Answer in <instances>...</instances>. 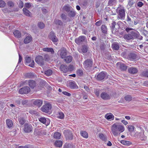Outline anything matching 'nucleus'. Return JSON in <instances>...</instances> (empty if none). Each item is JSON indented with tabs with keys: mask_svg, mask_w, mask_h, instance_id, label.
Masks as SVG:
<instances>
[{
	"mask_svg": "<svg viewBox=\"0 0 148 148\" xmlns=\"http://www.w3.org/2000/svg\"><path fill=\"white\" fill-rule=\"evenodd\" d=\"M116 10L118 13V18L121 19H124L125 16V11L124 7L121 5H119Z\"/></svg>",
	"mask_w": 148,
	"mask_h": 148,
	"instance_id": "1",
	"label": "nucleus"
},
{
	"mask_svg": "<svg viewBox=\"0 0 148 148\" xmlns=\"http://www.w3.org/2000/svg\"><path fill=\"white\" fill-rule=\"evenodd\" d=\"M52 108V105L49 103H46L41 108V110L43 112L48 113L50 112Z\"/></svg>",
	"mask_w": 148,
	"mask_h": 148,
	"instance_id": "2",
	"label": "nucleus"
},
{
	"mask_svg": "<svg viewBox=\"0 0 148 148\" xmlns=\"http://www.w3.org/2000/svg\"><path fill=\"white\" fill-rule=\"evenodd\" d=\"M63 133L66 140H70L73 139V136L72 133L70 130H65Z\"/></svg>",
	"mask_w": 148,
	"mask_h": 148,
	"instance_id": "3",
	"label": "nucleus"
},
{
	"mask_svg": "<svg viewBox=\"0 0 148 148\" xmlns=\"http://www.w3.org/2000/svg\"><path fill=\"white\" fill-rule=\"evenodd\" d=\"M26 64L32 68L34 66V62L33 60H32L30 57H26L25 58Z\"/></svg>",
	"mask_w": 148,
	"mask_h": 148,
	"instance_id": "4",
	"label": "nucleus"
},
{
	"mask_svg": "<svg viewBox=\"0 0 148 148\" xmlns=\"http://www.w3.org/2000/svg\"><path fill=\"white\" fill-rule=\"evenodd\" d=\"M36 62L41 66L44 64V60L43 57L40 56H36L35 59Z\"/></svg>",
	"mask_w": 148,
	"mask_h": 148,
	"instance_id": "5",
	"label": "nucleus"
},
{
	"mask_svg": "<svg viewBox=\"0 0 148 148\" xmlns=\"http://www.w3.org/2000/svg\"><path fill=\"white\" fill-rule=\"evenodd\" d=\"M33 127L32 125L28 123H25L24 125L23 130L25 133H29L32 131Z\"/></svg>",
	"mask_w": 148,
	"mask_h": 148,
	"instance_id": "6",
	"label": "nucleus"
},
{
	"mask_svg": "<svg viewBox=\"0 0 148 148\" xmlns=\"http://www.w3.org/2000/svg\"><path fill=\"white\" fill-rule=\"evenodd\" d=\"M115 125H116V123H114L112 125L111 127V130L114 136H116L119 135V133L117 127H114Z\"/></svg>",
	"mask_w": 148,
	"mask_h": 148,
	"instance_id": "7",
	"label": "nucleus"
},
{
	"mask_svg": "<svg viewBox=\"0 0 148 148\" xmlns=\"http://www.w3.org/2000/svg\"><path fill=\"white\" fill-rule=\"evenodd\" d=\"M131 33L133 36L134 39V38H136L140 40H142L143 37L140 35L139 32L136 30L132 31L131 32Z\"/></svg>",
	"mask_w": 148,
	"mask_h": 148,
	"instance_id": "8",
	"label": "nucleus"
},
{
	"mask_svg": "<svg viewBox=\"0 0 148 148\" xmlns=\"http://www.w3.org/2000/svg\"><path fill=\"white\" fill-rule=\"evenodd\" d=\"M49 37L53 42H56L58 40L55 34L53 32H50L49 35Z\"/></svg>",
	"mask_w": 148,
	"mask_h": 148,
	"instance_id": "9",
	"label": "nucleus"
},
{
	"mask_svg": "<svg viewBox=\"0 0 148 148\" xmlns=\"http://www.w3.org/2000/svg\"><path fill=\"white\" fill-rule=\"evenodd\" d=\"M83 64L84 67L85 68L90 67L92 64V60L91 59H88L84 61Z\"/></svg>",
	"mask_w": 148,
	"mask_h": 148,
	"instance_id": "10",
	"label": "nucleus"
},
{
	"mask_svg": "<svg viewBox=\"0 0 148 148\" xmlns=\"http://www.w3.org/2000/svg\"><path fill=\"white\" fill-rule=\"evenodd\" d=\"M30 91V88L28 86H25L21 88L19 90L20 94H27Z\"/></svg>",
	"mask_w": 148,
	"mask_h": 148,
	"instance_id": "11",
	"label": "nucleus"
},
{
	"mask_svg": "<svg viewBox=\"0 0 148 148\" xmlns=\"http://www.w3.org/2000/svg\"><path fill=\"white\" fill-rule=\"evenodd\" d=\"M85 38V37L84 36H80L75 39V42L77 44L80 45L84 41Z\"/></svg>",
	"mask_w": 148,
	"mask_h": 148,
	"instance_id": "12",
	"label": "nucleus"
},
{
	"mask_svg": "<svg viewBox=\"0 0 148 148\" xmlns=\"http://www.w3.org/2000/svg\"><path fill=\"white\" fill-rule=\"evenodd\" d=\"M116 123V125L115 126V127H117L119 133L120 135L121 133L125 131V128L123 126L118 123Z\"/></svg>",
	"mask_w": 148,
	"mask_h": 148,
	"instance_id": "13",
	"label": "nucleus"
},
{
	"mask_svg": "<svg viewBox=\"0 0 148 148\" xmlns=\"http://www.w3.org/2000/svg\"><path fill=\"white\" fill-rule=\"evenodd\" d=\"M39 121L41 123L45 124L47 126L50 123V121L48 119L47 120L44 117H42L38 119Z\"/></svg>",
	"mask_w": 148,
	"mask_h": 148,
	"instance_id": "14",
	"label": "nucleus"
},
{
	"mask_svg": "<svg viewBox=\"0 0 148 148\" xmlns=\"http://www.w3.org/2000/svg\"><path fill=\"white\" fill-rule=\"evenodd\" d=\"M106 73L103 72H101L99 74L97 77L98 80H101L104 79L106 76Z\"/></svg>",
	"mask_w": 148,
	"mask_h": 148,
	"instance_id": "15",
	"label": "nucleus"
},
{
	"mask_svg": "<svg viewBox=\"0 0 148 148\" xmlns=\"http://www.w3.org/2000/svg\"><path fill=\"white\" fill-rule=\"evenodd\" d=\"M69 86L71 89H76L78 88V87L74 81L70 82L68 84Z\"/></svg>",
	"mask_w": 148,
	"mask_h": 148,
	"instance_id": "16",
	"label": "nucleus"
},
{
	"mask_svg": "<svg viewBox=\"0 0 148 148\" xmlns=\"http://www.w3.org/2000/svg\"><path fill=\"white\" fill-rule=\"evenodd\" d=\"M59 51H60V56L62 58H64L66 56L67 51L64 48H63L60 49Z\"/></svg>",
	"mask_w": 148,
	"mask_h": 148,
	"instance_id": "17",
	"label": "nucleus"
},
{
	"mask_svg": "<svg viewBox=\"0 0 148 148\" xmlns=\"http://www.w3.org/2000/svg\"><path fill=\"white\" fill-rule=\"evenodd\" d=\"M101 97L104 100H108L110 99V95L106 92H103L101 94Z\"/></svg>",
	"mask_w": 148,
	"mask_h": 148,
	"instance_id": "18",
	"label": "nucleus"
},
{
	"mask_svg": "<svg viewBox=\"0 0 148 148\" xmlns=\"http://www.w3.org/2000/svg\"><path fill=\"white\" fill-rule=\"evenodd\" d=\"M32 38L30 35H28L24 40V42L27 44L29 43L32 40Z\"/></svg>",
	"mask_w": 148,
	"mask_h": 148,
	"instance_id": "19",
	"label": "nucleus"
},
{
	"mask_svg": "<svg viewBox=\"0 0 148 148\" xmlns=\"http://www.w3.org/2000/svg\"><path fill=\"white\" fill-rule=\"evenodd\" d=\"M124 38L125 39L127 40L134 39L133 36L131 33V32L130 34H128L125 35L124 36Z\"/></svg>",
	"mask_w": 148,
	"mask_h": 148,
	"instance_id": "20",
	"label": "nucleus"
},
{
	"mask_svg": "<svg viewBox=\"0 0 148 148\" xmlns=\"http://www.w3.org/2000/svg\"><path fill=\"white\" fill-rule=\"evenodd\" d=\"M128 71L129 73L132 74H136L138 72L137 69L136 68L133 67H131L129 68Z\"/></svg>",
	"mask_w": 148,
	"mask_h": 148,
	"instance_id": "21",
	"label": "nucleus"
},
{
	"mask_svg": "<svg viewBox=\"0 0 148 148\" xmlns=\"http://www.w3.org/2000/svg\"><path fill=\"white\" fill-rule=\"evenodd\" d=\"M42 101L41 100L36 99L34 102V104L39 107L41 106L42 104Z\"/></svg>",
	"mask_w": 148,
	"mask_h": 148,
	"instance_id": "22",
	"label": "nucleus"
},
{
	"mask_svg": "<svg viewBox=\"0 0 148 148\" xmlns=\"http://www.w3.org/2000/svg\"><path fill=\"white\" fill-rule=\"evenodd\" d=\"M105 118L108 120H113L114 118V116L111 113H109L106 114L105 116Z\"/></svg>",
	"mask_w": 148,
	"mask_h": 148,
	"instance_id": "23",
	"label": "nucleus"
},
{
	"mask_svg": "<svg viewBox=\"0 0 148 148\" xmlns=\"http://www.w3.org/2000/svg\"><path fill=\"white\" fill-rule=\"evenodd\" d=\"M116 64L117 65H119L120 69L122 71H125L127 69V66L124 63L121 62H118Z\"/></svg>",
	"mask_w": 148,
	"mask_h": 148,
	"instance_id": "24",
	"label": "nucleus"
},
{
	"mask_svg": "<svg viewBox=\"0 0 148 148\" xmlns=\"http://www.w3.org/2000/svg\"><path fill=\"white\" fill-rule=\"evenodd\" d=\"M78 51L81 53H85L87 52L88 51V47L85 45H84L82 46L81 49H78Z\"/></svg>",
	"mask_w": 148,
	"mask_h": 148,
	"instance_id": "25",
	"label": "nucleus"
},
{
	"mask_svg": "<svg viewBox=\"0 0 148 148\" xmlns=\"http://www.w3.org/2000/svg\"><path fill=\"white\" fill-rule=\"evenodd\" d=\"M42 50L44 51L50 52L52 54H53L55 51L53 49L51 48L45 47L42 48Z\"/></svg>",
	"mask_w": 148,
	"mask_h": 148,
	"instance_id": "26",
	"label": "nucleus"
},
{
	"mask_svg": "<svg viewBox=\"0 0 148 148\" xmlns=\"http://www.w3.org/2000/svg\"><path fill=\"white\" fill-rule=\"evenodd\" d=\"M64 60L66 63H69L71 62L72 60L73 57L71 56H66L64 58Z\"/></svg>",
	"mask_w": 148,
	"mask_h": 148,
	"instance_id": "27",
	"label": "nucleus"
},
{
	"mask_svg": "<svg viewBox=\"0 0 148 148\" xmlns=\"http://www.w3.org/2000/svg\"><path fill=\"white\" fill-rule=\"evenodd\" d=\"M29 86L31 88L33 89L36 86V83L33 80H30L28 81Z\"/></svg>",
	"mask_w": 148,
	"mask_h": 148,
	"instance_id": "28",
	"label": "nucleus"
},
{
	"mask_svg": "<svg viewBox=\"0 0 148 148\" xmlns=\"http://www.w3.org/2000/svg\"><path fill=\"white\" fill-rule=\"evenodd\" d=\"M112 47L115 50H118L119 48V45L118 42H115L112 44Z\"/></svg>",
	"mask_w": 148,
	"mask_h": 148,
	"instance_id": "29",
	"label": "nucleus"
},
{
	"mask_svg": "<svg viewBox=\"0 0 148 148\" xmlns=\"http://www.w3.org/2000/svg\"><path fill=\"white\" fill-rule=\"evenodd\" d=\"M14 36L18 38H20L21 37V34L20 31L18 30H15L13 32Z\"/></svg>",
	"mask_w": 148,
	"mask_h": 148,
	"instance_id": "30",
	"label": "nucleus"
},
{
	"mask_svg": "<svg viewBox=\"0 0 148 148\" xmlns=\"http://www.w3.org/2000/svg\"><path fill=\"white\" fill-rule=\"evenodd\" d=\"M60 69L61 71L64 73L67 72V66L63 64H61L60 66Z\"/></svg>",
	"mask_w": 148,
	"mask_h": 148,
	"instance_id": "31",
	"label": "nucleus"
},
{
	"mask_svg": "<svg viewBox=\"0 0 148 148\" xmlns=\"http://www.w3.org/2000/svg\"><path fill=\"white\" fill-rule=\"evenodd\" d=\"M62 142L60 140H57L55 143V145L56 146L60 147L62 146Z\"/></svg>",
	"mask_w": 148,
	"mask_h": 148,
	"instance_id": "32",
	"label": "nucleus"
},
{
	"mask_svg": "<svg viewBox=\"0 0 148 148\" xmlns=\"http://www.w3.org/2000/svg\"><path fill=\"white\" fill-rule=\"evenodd\" d=\"M6 124L8 128L12 127L13 125L12 121L10 119L6 120Z\"/></svg>",
	"mask_w": 148,
	"mask_h": 148,
	"instance_id": "33",
	"label": "nucleus"
},
{
	"mask_svg": "<svg viewBox=\"0 0 148 148\" xmlns=\"http://www.w3.org/2000/svg\"><path fill=\"white\" fill-rule=\"evenodd\" d=\"M81 136L83 137L87 138L88 137V134L87 132L85 131H81L80 132Z\"/></svg>",
	"mask_w": 148,
	"mask_h": 148,
	"instance_id": "34",
	"label": "nucleus"
},
{
	"mask_svg": "<svg viewBox=\"0 0 148 148\" xmlns=\"http://www.w3.org/2000/svg\"><path fill=\"white\" fill-rule=\"evenodd\" d=\"M61 134L59 132L55 133L53 135L54 138L56 139H59L60 138Z\"/></svg>",
	"mask_w": 148,
	"mask_h": 148,
	"instance_id": "35",
	"label": "nucleus"
},
{
	"mask_svg": "<svg viewBox=\"0 0 148 148\" xmlns=\"http://www.w3.org/2000/svg\"><path fill=\"white\" fill-rule=\"evenodd\" d=\"M23 11L24 14L26 16H29L31 12L27 9L25 8H23Z\"/></svg>",
	"mask_w": 148,
	"mask_h": 148,
	"instance_id": "36",
	"label": "nucleus"
},
{
	"mask_svg": "<svg viewBox=\"0 0 148 148\" xmlns=\"http://www.w3.org/2000/svg\"><path fill=\"white\" fill-rule=\"evenodd\" d=\"M75 14L76 13L75 11L73 10L69 11L68 15L70 17H73L75 16Z\"/></svg>",
	"mask_w": 148,
	"mask_h": 148,
	"instance_id": "37",
	"label": "nucleus"
},
{
	"mask_svg": "<svg viewBox=\"0 0 148 148\" xmlns=\"http://www.w3.org/2000/svg\"><path fill=\"white\" fill-rule=\"evenodd\" d=\"M126 21L129 24L130 26H132L133 24V22L131 20V19L130 16L127 15V17Z\"/></svg>",
	"mask_w": 148,
	"mask_h": 148,
	"instance_id": "38",
	"label": "nucleus"
},
{
	"mask_svg": "<svg viewBox=\"0 0 148 148\" xmlns=\"http://www.w3.org/2000/svg\"><path fill=\"white\" fill-rule=\"evenodd\" d=\"M99 138L102 140L106 141L107 140V138L106 136L103 134H99Z\"/></svg>",
	"mask_w": 148,
	"mask_h": 148,
	"instance_id": "39",
	"label": "nucleus"
},
{
	"mask_svg": "<svg viewBox=\"0 0 148 148\" xmlns=\"http://www.w3.org/2000/svg\"><path fill=\"white\" fill-rule=\"evenodd\" d=\"M121 143L125 145H128L132 144V143L129 141L122 140L121 141Z\"/></svg>",
	"mask_w": 148,
	"mask_h": 148,
	"instance_id": "40",
	"label": "nucleus"
},
{
	"mask_svg": "<svg viewBox=\"0 0 148 148\" xmlns=\"http://www.w3.org/2000/svg\"><path fill=\"white\" fill-rule=\"evenodd\" d=\"M54 23L57 25H62V22L59 20H55L54 21Z\"/></svg>",
	"mask_w": 148,
	"mask_h": 148,
	"instance_id": "41",
	"label": "nucleus"
},
{
	"mask_svg": "<svg viewBox=\"0 0 148 148\" xmlns=\"http://www.w3.org/2000/svg\"><path fill=\"white\" fill-rule=\"evenodd\" d=\"M141 76L144 77H148V70L144 71L141 73Z\"/></svg>",
	"mask_w": 148,
	"mask_h": 148,
	"instance_id": "42",
	"label": "nucleus"
},
{
	"mask_svg": "<svg viewBox=\"0 0 148 148\" xmlns=\"http://www.w3.org/2000/svg\"><path fill=\"white\" fill-rule=\"evenodd\" d=\"M101 29L103 33H106L107 32L106 26L104 25H102L101 27Z\"/></svg>",
	"mask_w": 148,
	"mask_h": 148,
	"instance_id": "43",
	"label": "nucleus"
},
{
	"mask_svg": "<svg viewBox=\"0 0 148 148\" xmlns=\"http://www.w3.org/2000/svg\"><path fill=\"white\" fill-rule=\"evenodd\" d=\"M52 73V70L49 69L45 71V74L47 76H49L51 75Z\"/></svg>",
	"mask_w": 148,
	"mask_h": 148,
	"instance_id": "44",
	"label": "nucleus"
},
{
	"mask_svg": "<svg viewBox=\"0 0 148 148\" xmlns=\"http://www.w3.org/2000/svg\"><path fill=\"white\" fill-rule=\"evenodd\" d=\"M67 72L71 71L74 70V67L72 65L70 64L68 66H67Z\"/></svg>",
	"mask_w": 148,
	"mask_h": 148,
	"instance_id": "45",
	"label": "nucleus"
},
{
	"mask_svg": "<svg viewBox=\"0 0 148 148\" xmlns=\"http://www.w3.org/2000/svg\"><path fill=\"white\" fill-rule=\"evenodd\" d=\"M134 127L132 125H130L128 126L127 129L130 132H132L134 131Z\"/></svg>",
	"mask_w": 148,
	"mask_h": 148,
	"instance_id": "46",
	"label": "nucleus"
},
{
	"mask_svg": "<svg viewBox=\"0 0 148 148\" xmlns=\"http://www.w3.org/2000/svg\"><path fill=\"white\" fill-rule=\"evenodd\" d=\"M18 120L20 123L23 125L25 122V120L23 118L20 117L18 119Z\"/></svg>",
	"mask_w": 148,
	"mask_h": 148,
	"instance_id": "47",
	"label": "nucleus"
},
{
	"mask_svg": "<svg viewBox=\"0 0 148 148\" xmlns=\"http://www.w3.org/2000/svg\"><path fill=\"white\" fill-rule=\"evenodd\" d=\"M63 9L67 12H69L70 9L69 5H68L64 6Z\"/></svg>",
	"mask_w": 148,
	"mask_h": 148,
	"instance_id": "48",
	"label": "nucleus"
},
{
	"mask_svg": "<svg viewBox=\"0 0 148 148\" xmlns=\"http://www.w3.org/2000/svg\"><path fill=\"white\" fill-rule=\"evenodd\" d=\"M64 114L62 112H59L58 113V117L61 119L64 118Z\"/></svg>",
	"mask_w": 148,
	"mask_h": 148,
	"instance_id": "49",
	"label": "nucleus"
},
{
	"mask_svg": "<svg viewBox=\"0 0 148 148\" xmlns=\"http://www.w3.org/2000/svg\"><path fill=\"white\" fill-rule=\"evenodd\" d=\"M34 76V74L32 73H30L26 74L25 76L27 78H32Z\"/></svg>",
	"mask_w": 148,
	"mask_h": 148,
	"instance_id": "50",
	"label": "nucleus"
},
{
	"mask_svg": "<svg viewBox=\"0 0 148 148\" xmlns=\"http://www.w3.org/2000/svg\"><path fill=\"white\" fill-rule=\"evenodd\" d=\"M38 27L41 29L45 27L44 24L42 22H39L38 24Z\"/></svg>",
	"mask_w": 148,
	"mask_h": 148,
	"instance_id": "51",
	"label": "nucleus"
},
{
	"mask_svg": "<svg viewBox=\"0 0 148 148\" xmlns=\"http://www.w3.org/2000/svg\"><path fill=\"white\" fill-rule=\"evenodd\" d=\"M125 98L126 101H130L132 100V97L130 95H127L125 97Z\"/></svg>",
	"mask_w": 148,
	"mask_h": 148,
	"instance_id": "52",
	"label": "nucleus"
},
{
	"mask_svg": "<svg viewBox=\"0 0 148 148\" xmlns=\"http://www.w3.org/2000/svg\"><path fill=\"white\" fill-rule=\"evenodd\" d=\"M5 2L3 0H0V7H4L5 5Z\"/></svg>",
	"mask_w": 148,
	"mask_h": 148,
	"instance_id": "53",
	"label": "nucleus"
},
{
	"mask_svg": "<svg viewBox=\"0 0 148 148\" xmlns=\"http://www.w3.org/2000/svg\"><path fill=\"white\" fill-rule=\"evenodd\" d=\"M77 73L79 76H80L83 75V71L81 69H78L77 71Z\"/></svg>",
	"mask_w": 148,
	"mask_h": 148,
	"instance_id": "54",
	"label": "nucleus"
},
{
	"mask_svg": "<svg viewBox=\"0 0 148 148\" xmlns=\"http://www.w3.org/2000/svg\"><path fill=\"white\" fill-rule=\"evenodd\" d=\"M44 58L45 60L46 61H48L50 59L49 56L47 54L44 55Z\"/></svg>",
	"mask_w": 148,
	"mask_h": 148,
	"instance_id": "55",
	"label": "nucleus"
},
{
	"mask_svg": "<svg viewBox=\"0 0 148 148\" xmlns=\"http://www.w3.org/2000/svg\"><path fill=\"white\" fill-rule=\"evenodd\" d=\"M116 0H109L108 4L109 5H113L115 3Z\"/></svg>",
	"mask_w": 148,
	"mask_h": 148,
	"instance_id": "56",
	"label": "nucleus"
},
{
	"mask_svg": "<svg viewBox=\"0 0 148 148\" xmlns=\"http://www.w3.org/2000/svg\"><path fill=\"white\" fill-rule=\"evenodd\" d=\"M72 146L71 145L68 143H66L64 145V148H71Z\"/></svg>",
	"mask_w": 148,
	"mask_h": 148,
	"instance_id": "57",
	"label": "nucleus"
},
{
	"mask_svg": "<svg viewBox=\"0 0 148 148\" xmlns=\"http://www.w3.org/2000/svg\"><path fill=\"white\" fill-rule=\"evenodd\" d=\"M8 5L10 7H13L14 6V3L12 1H9L8 2Z\"/></svg>",
	"mask_w": 148,
	"mask_h": 148,
	"instance_id": "58",
	"label": "nucleus"
},
{
	"mask_svg": "<svg viewBox=\"0 0 148 148\" xmlns=\"http://www.w3.org/2000/svg\"><path fill=\"white\" fill-rule=\"evenodd\" d=\"M144 5L143 3L141 1H139L137 3V6L139 7H142Z\"/></svg>",
	"mask_w": 148,
	"mask_h": 148,
	"instance_id": "59",
	"label": "nucleus"
},
{
	"mask_svg": "<svg viewBox=\"0 0 148 148\" xmlns=\"http://www.w3.org/2000/svg\"><path fill=\"white\" fill-rule=\"evenodd\" d=\"M22 104L24 106H27L28 104V101L26 100H23L21 101Z\"/></svg>",
	"mask_w": 148,
	"mask_h": 148,
	"instance_id": "60",
	"label": "nucleus"
},
{
	"mask_svg": "<svg viewBox=\"0 0 148 148\" xmlns=\"http://www.w3.org/2000/svg\"><path fill=\"white\" fill-rule=\"evenodd\" d=\"M130 57L132 59H135L136 56L135 54L134 53H131L130 54Z\"/></svg>",
	"mask_w": 148,
	"mask_h": 148,
	"instance_id": "61",
	"label": "nucleus"
},
{
	"mask_svg": "<svg viewBox=\"0 0 148 148\" xmlns=\"http://www.w3.org/2000/svg\"><path fill=\"white\" fill-rule=\"evenodd\" d=\"M62 93L64 95L68 96H70L71 95V94L70 93L66 91L63 92Z\"/></svg>",
	"mask_w": 148,
	"mask_h": 148,
	"instance_id": "62",
	"label": "nucleus"
},
{
	"mask_svg": "<svg viewBox=\"0 0 148 148\" xmlns=\"http://www.w3.org/2000/svg\"><path fill=\"white\" fill-rule=\"evenodd\" d=\"M31 6V5L30 3H26L25 4V7L27 8H29Z\"/></svg>",
	"mask_w": 148,
	"mask_h": 148,
	"instance_id": "63",
	"label": "nucleus"
},
{
	"mask_svg": "<svg viewBox=\"0 0 148 148\" xmlns=\"http://www.w3.org/2000/svg\"><path fill=\"white\" fill-rule=\"evenodd\" d=\"M102 23V21L101 20H99V21H97L95 23V25L97 26H100Z\"/></svg>",
	"mask_w": 148,
	"mask_h": 148,
	"instance_id": "64",
	"label": "nucleus"
}]
</instances>
